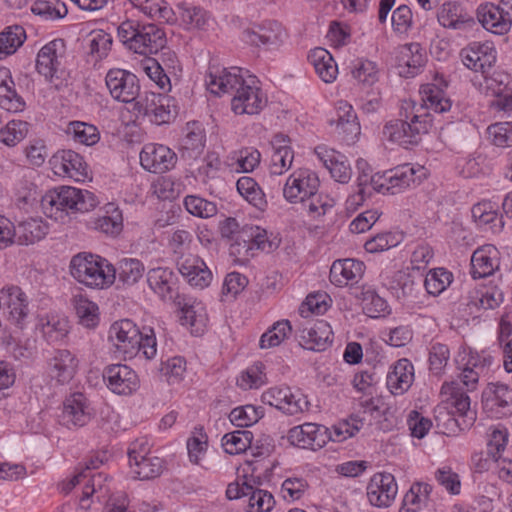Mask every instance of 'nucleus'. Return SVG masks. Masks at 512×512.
<instances>
[{"label":"nucleus","instance_id":"obj_1","mask_svg":"<svg viewBox=\"0 0 512 512\" xmlns=\"http://www.w3.org/2000/svg\"><path fill=\"white\" fill-rule=\"evenodd\" d=\"M96 196L88 191L71 186H62L48 191L41 199L44 213L56 220L78 212H88L96 207Z\"/></svg>","mask_w":512,"mask_h":512},{"label":"nucleus","instance_id":"obj_2","mask_svg":"<svg viewBox=\"0 0 512 512\" xmlns=\"http://www.w3.org/2000/svg\"><path fill=\"white\" fill-rule=\"evenodd\" d=\"M69 268L75 280L90 288H108L116 277L112 264L98 255L86 252L73 256Z\"/></svg>","mask_w":512,"mask_h":512},{"label":"nucleus","instance_id":"obj_3","mask_svg":"<svg viewBox=\"0 0 512 512\" xmlns=\"http://www.w3.org/2000/svg\"><path fill=\"white\" fill-rule=\"evenodd\" d=\"M494 360L488 350L477 351L469 346L459 347L455 362L460 372L463 385L470 391L477 387L478 381L490 368Z\"/></svg>","mask_w":512,"mask_h":512},{"label":"nucleus","instance_id":"obj_4","mask_svg":"<svg viewBox=\"0 0 512 512\" xmlns=\"http://www.w3.org/2000/svg\"><path fill=\"white\" fill-rule=\"evenodd\" d=\"M267 104L268 96L260 81L256 76L249 74L232 95L230 108L237 116H255L260 114Z\"/></svg>","mask_w":512,"mask_h":512},{"label":"nucleus","instance_id":"obj_5","mask_svg":"<svg viewBox=\"0 0 512 512\" xmlns=\"http://www.w3.org/2000/svg\"><path fill=\"white\" fill-rule=\"evenodd\" d=\"M319 188L320 178L315 171L309 168H298L286 178L282 196L289 204H304L319 191Z\"/></svg>","mask_w":512,"mask_h":512},{"label":"nucleus","instance_id":"obj_6","mask_svg":"<svg viewBox=\"0 0 512 512\" xmlns=\"http://www.w3.org/2000/svg\"><path fill=\"white\" fill-rule=\"evenodd\" d=\"M261 402L289 416L304 413L309 409L307 396L301 390L286 385L266 389L261 394Z\"/></svg>","mask_w":512,"mask_h":512},{"label":"nucleus","instance_id":"obj_7","mask_svg":"<svg viewBox=\"0 0 512 512\" xmlns=\"http://www.w3.org/2000/svg\"><path fill=\"white\" fill-rule=\"evenodd\" d=\"M242 40L258 48L278 51L287 43L288 32L281 23L266 20L252 28L245 29L242 32Z\"/></svg>","mask_w":512,"mask_h":512},{"label":"nucleus","instance_id":"obj_8","mask_svg":"<svg viewBox=\"0 0 512 512\" xmlns=\"http://www.w3.org/2000/svg\"><path fill=\"white\" fill-rule=\"evenodd\" d=\"M179 323L191 334L202 335L209 323L206 305L196 298L178 297L175 301Z\"/></svg>","mask_w":512,"mask_h":512},{"label":"nucleus","instance_id":"obj_9","mask_svg":"<svg viewBox=\"0 0 512 512\" xmlns=\"http://www.w3.org/2000/svg\"><path fill=\"white\" fill-rule=\"evenodd\" d=\"M398 484L391 473L378 472L371 476L366 486L368 502L376 508H388L396 499Z\"/></svg>","mask_w":512,"mask_h":512},{"label":"nucleus","instance_id":"obj_10","mask_svg":"<svg viewBox=\"0 0 512 512\" xmlns=\"http://www.w3.org/2000/svg\"><path fill=\"white\" fill-rule=\"evenodd\" d=\"M460 58L465 67L484 75L495 65L497 50L493 42H473L461 50Z\"/></svg>","mask_w":512,"mask_h":512},{"label":"nucleus","instance_id":"obj_11","mask_svg":"<svg viewBox=\"0 0 512 512\" xmlns=\"http://www.w3.org/2000/svg\"><path fill=\"white\" fill-rule=\"evenodd\" d=\"M286 438L294 447L316 451L328 443L327 427L307 422L290 428Z\"/></svg>","mask_w":512,"mask_h":512},{"label":"nucleus","instance_id":"obj_12","mask_svg":"<svg viewBox=\"0 0 512 512\" xmlns=\"http://www.w3.org/2000/svg\"><path fill=\"white\" fill-rule=\"evenodd\" d=\"M248 73L240 68H221L210 67L206 77L205 84L210 93L222 95L231 93L232 95L245 80Z\"/></svg>","mask_w":512,"mask_h":512},{"label":"nucleus","instance_id":"obj_13","mask_svg":"<svg viewBox=\"0 0 512 512\" xmlns=\"http://www.w3.org/2000/svg\"><path fill=\"white\" fill-rule=\"evenodd\" d=\"M314 154L328 170L331 178L341 184H346L352 177V168L347 157L327 145H318Z\"/></svg>","mask_w":512,"mask_h":512},{"label":"nucleus","instance_id":"obj_14","mask_svg":"<svg viewBox=\"0 0 512 512\" xmlns=\"http://www.w3.org/2000/svg\"><path fill=\"white\" fill-rule=\"evenodd\" d=\"M483 409L489 417L502 418L512 413V390L504 384H489L482 394Z\"/></svg>","mask_w":512,"mask_h":512},{"label":"nucleus","instance_id":"obj_15","mask_svg":"<svg viewBox=\"0 0 512 512\" xmlns=\"http://www.w3.org/2000/svg\"><path fill=\"white\" fill-rule=\"evenodd\" d=\"M141 166L152 173H164L172 169L177 161L176 154L162 144H146L140 152Z\"/></svg>","mask_w":512,"mask_h":512},{"label":"nucleus","instance_id":"obj_16","mask_svg":"<svg viewBox=\"0 0 512 512\" xmlns=\"http://www.w3.org/2000/svg\"><path fill=\"white\" fill-rule=\"evenodd\" d=\"M66 52L63 39H54L44 45L38 52L36 69L46 80L53 82Z\"/></svg>","mask_w":512,"mask_h":512},{"label":"nucleus","instance_id":"obj_17","mask_svg":"<svg viewBox=\"0 0 512 512\" xmlns=\"http://www.w3.org/2000/svg\"><path fill=\"white\" fill-rule=\"evenodd\" d=\"M166 44L164 31L154 24L144 25L130 37V50L143 55L157 53Z\"/></svg>","mask_w":512,"mask_h":512},{"label":"nucleus","instance_id":"obj_18","mask_svg":"<svg viewBox=\"0 0 512 512\" xmlns=\"http://www.w3.org/2000/svg\"><path fill=\"white\" fill-rule=\"evenodd\" d=\"M426 63V53L418 43H409L395 51V65L402 77H414Z\"/></svg>","mask_w":512,"mask_h":512},{"label":"nucleus","instance_id":"obj_19","mask_svg":"<svg viewBox=\"0 0 512 512\" xmlns=\"http://www.w3.org/2000/svg\"><path fill=\"white\" fill-rule=\"evenodd\" d=\"M130 358H139L144 360H152L157 354V339L155 331L150 325L133 324L130 327Z\"/></svg>","mask_w":512,"mask_h":512},{"label":"nucleus","instance_id":"obj_20","mask_svg":"<svg viewBox=\"0 0 512 512\" xmlns=\"http://www.w3.org/2000/svg\"><path fill=\"white\" fill-rule=\"evenodd\" d=\"M477 17L482 26L497 35L508 33L512 26V17L500 5L484 3L478 7Z\"/></svg>","mask_w":512,"mask_h":512},{"label":"nucleus","instance_id":"obj_21","mask_svg":"<svg viewBox=\"0 0 512 512\" xmlns=\"http://www.w3.org/2000/svg\"><path fill=\"white\" fill-rule=\"evenodd\" d=\"M333 340L330 324L324 320L309 323L299 331V343L307 350L323 351Z\"/></svg>","mask_w":512,"mask_h":512},{"label":"nucleus","instance_id":"obj_22","mask_svg":"<svg viewBox=\"0 0 512 512\" xmlns=\"http://www.w3.org/2000/svg\"><path fill=\"white\" fill-rule=\"evenodd\" d=\"M53 171L59 176H67L76 181L87 177V164L83 157L72 151L62 150L56 153L50 160Z\"/></svg>","mask_w":512,"mask_h":512},{"label":"nucleus","instance_id":"obj_23","mask_svg":"<svg viewBox=\"0 0 512 512\" xmlns=\"http://www.w3.org/2000/svg\"><path fill=\"white\" fill-rule=\"evenodd\" d=\"M447 83L442 75L436 74L431 82L425 83L420 88L421 99L425 109L437 113H444L451 109V101L446 96Z\"/></svg>","mask_w":512,"mask_h":512},{"label":"nucleus","instance_id":"obj_24","mask_svg":"<svg viewBox=\"0 0 512 512\" xmlns=\"http://www.w3.org/2000/svg\"><path fill=\"white\" fill-rule=\"evenodd\" d=\"M179 272L191 286L199 289L208 287L213 280V274L205 261L193 254L186 255L180 260Z\"/></svg>","mask_w":512,"mask_h":512},{"label":"nucleus","instance_id":"obj_25","mask_svg":"<svg viewBox=\"0 0 512 512\" xmlns=\"http://www.w3.org/2000/svg\"><path fill=\"white\" fill-rule=\"evenodd\" d=\"M365 271V265L362 261L345 258L335 260L330 268V281L337 287H345L358 283Z\"/></svg>","mask_w":512,"mask_h":512},{"label":"nucleus","instance_id":"obj_26","mask_svg":"<svg viewBox=\"0 0 512 512\" xmlns=\"http://www.w3.org/2000/svg\"><path fill=\"white\" fill-rule=\"evenodd\" d=\"M500 252L492 244L477 248L471 256V275L474 279L493 275L500 267Z\"/></svg>","mask_w":512,"mask_h":512},{"label":"nucleus","instance_id":"obj_27","mask_svg":"<svg viewBox=\"0 0 512 512\" xmlns=\"http://www.w3.org/2000/svg\"><path fill=\"white\" fill-rule=\"evenodd\" d=\"M453 383H445L441 392L449 395L444 401L447 412L462 418V427L469 428L475 421V413L470 409V398L465 393L454 391Z\"/></svg>","mask_w":512,"mask_h":512},{"label":"nucleus","instance_id":"obj_28","mask_svg":"<svg viewBox=\"0 0 512 512\" xmlns=\"http://www.w3.org/2000/svg\"><path fill=\"white\" fill-rule=\"evenodd\" d=\"M91 419L86 398L82 393H74L63 403L61 422L68 428L86 425Z\"/></svg>","mask_w":512,"mask_h":512},{"label":"nucleus","instance_id":"obj_29","mask_svg":"<svg viewBox=\"0 0 512 512\" xmlns=\"http://www.w3.org/2000/svg\"><path fill=\"white\" fill-rule=\"evenodd\" d=\"M294 151L290 139L284 134L276 135L272 140V154L269 170L273 175H283L292 166Z\"/></svg>","mask_w":512,"mask_h":512},{"label":"nucleus","instance_id":"obj_30","mask_svg":"<svg viewBox=\"0 0 512 512\" xmlns=\"http://www.w3.org/2000/svg\"><path fill=\"white\" fill-rule=\"evenodd\" d=\"M391 172L393 180L391 187L394 190V194L419 185L428 177V169L420 164H403L391 169Z\"/></svg>","mask_w":512,"mask_h":512},{"label":"nucleus","instance_id":"obj_31","mask_svg":"<svg viewBox=\"0 0 512 512\" xmlns=\"http://www.w3.org/2000/svg\"><path fill=\"white\" fill-rule=\"evenodd\" d=\"M414 382V366L406 358L393 364L387 374V388L393 395H403Z\"/></svg>","mask_w":512,"mask_h":512},{"label":"nucleus","instance_id":"obj_32","mask_svg":"<svg viewBox=\"0 0 512 512\" xmlns=\"http://www.w3.org/2000/svg\"><path fill=\"white\" fill-rule=\"evenodd\" d=\"M307 60L323 82L330 84L337 79L339 73L338 65L327 49L322 47L311 49Z\"/></svg>","mask_w":512,"mask_h":512},{"label":"nucleus","instance_id":"obj_33","mask_svg":"<svg viewBox=\"0 0 512 512\" xmlns=\"http://www.w3.org/2000/svg\"><path fill=\"white\" fill-rule=\"evenodd\" d=\"M439 24L452 30H464L473 25V18L456 2H445L437 12Z\"/></svg>","mask_w":512,"mask_h":512},{"label":"nucleus","instance_id":"obj_34","mask_svg":"<svg viewBox=\"0 0 512 512\" xmlns=\"http://www.w3.org/2000/svg\"><path fill=\"white\" fill-rule=\"evenodd\" d=\"M176 281V274L168 267L153 268L147 273L149 287L164 301L173 299Z\"/></svg>","mask_w":512,"mask_h":512},{"label":"nucleus","instance_id":"obj_35","mask_svg":"<svg viewBox=\"0 0 512 512\" xmlns=\"http://www.w3.org/2000/svg\"><path fill=\"white\" fill-rule=\"evenodd\" d=\"M206 133L199 122L187 123L181 140L180 149L182 155L188 158H197L204 150Z\"/></svg>","mask_w":512,"mask_h":512},{"label":"nucleus","instance_id":"obj_36","mask_svg":"<svg viewBox=\"0 0 512 512\" xmlns=\"http://www.w3.org/2000/svg\"><path fill=\"white\" fill-rule=\"evenodd\" d=\"M132 66L135 71L146 75L160 90L168 92L171 89V82L159 62L152 57L133 58Z\"/></svg>","mask_w":512,"mask_h":512},{"label":"nucleus","instance_id":"obj_37","mask_svg":"<svg viewBox=\"0 0 512 512\" xmlns=\"http://www.w3.org/2000/svg\"><path fill=\"white\" fill-rule=\"evenodd\" d=\"M0 305L8 309L10 318L15 324H21L28 314V301L26 295L19 287L2 289L0 293Z\"/></svg>","mask_w":512,"mask_h":512},{"label":"nucleus","instance_id":"obj_38","mask_svg":"<svg viewBox=\"0 0 512 512\" xmlns=\"http://www.w3.org/2000/svg\"><path fill=\"white\" fill-rule=\"evenodd\" d=\"M188 460L191 464L204 467L210 446L208 435L203 427H195L186 440Z\"/></svg>","mask_w":512,"mask_h":512},{"label":"nucleus","instance_id":"obj_39","mask_svg":"<svg viewBox=\"0 0 512 512\" xmlns=\"http://www.w3.org/2000/svg\"><path fill=\"white\" fill-rule=\"evenodd\" d=\"M179 25L190 32L205 31L210 25V15L201 7L181 4L178 6Z\"/></svg>","mask_w":512,"mask_h":512},{"label":"nucleus","instance_id":"obj_40","mask_svg":"<svg viewBox=\"0 0 512 512\" xmlns=\"http://www.w3.org/2000/svg\"><path fill=\"white\" fill-rule=\"evenodd\" d=\"M364 423V419L357 414L338 420L331 427H327L328 442L342 443L355 437L364 427Z\"/></svg>","mask_w":512,"mask_h":512},{"label":"nucleus","instance_id":"obj_41","mask_svg":"<svg viewBox=\"0 0 512 512\" xmlns=\"http://www.w3.org/2000/svg\"><path fill=\"white\" fill-rule=\"evenodd\" d=\"M472 217L479 226H489L493 233H499L504 227L502 217L498 214V204L483 200L472 208Z\"/></svg>","mask_w":512,"mask_h":512},{"label":"nucleus","instance_id":"obj_42","mask_svg":"<svg viewBox=\"0 0 512 512\" xmlns=\"http://www.w3.org/2000/svg\"><path fill=\"white\" fill-rule=\"evenodd\" d=\"M52 376L61 384L68 383L75 374L77 360L69 350H56L50 359Z\"/></svg>","mask_w":512,"mask_h":512},{"label":"nucleus","instance_id":"obj_43","mask_svg":"<svg viewBox=\"0 0 512 512\" xmlns=\"http://www.w3.org/2000/svg\"><path fill=\"white\" fill-rule=\"evenodd\" d=\"M23 99L14 89V81L7 68H0V107L8 112H19L24 108Z\"/></svg>","mask_w":512,"mask_h":512},{"label":"nucleus","instance_id":"obj_44","mask_svg":"<svg viewBox=\"0 0 512 512\" xmlns=\"http://www.w3.org/2000/svg\"><path fill=\"white\" fill-rule=\"evenodd\" d=\"M164 469L162 459L158 457L132 456L130 452V476L147 480L159 476Z\"/></svg>","mask_w":512,"mask_h":512},{"label":"nucleus","instance_id":"obj_45","mask_svg":"<svg viewBox=\"0 0 512 512\" xmlns=\"http://www.w3.org/2000/svg\"><path fill=\"white\" fill-rule=\"evenodd\" d=\"M350 73L352 78L363 87H371L379 81L380 69L371 60L358 58L351 62Z\"/></svg>","mask_w":512,"mask_h":512},{"label":"nucleus","instance_id":"obj_46","mask_svg":"<svg viewBox=\"0 0 512 512\" xmlns=\"http://www.w3.org/2000/svg\"><path fill=\"white\" fill-rule=\"evenodd\" d=\"M48 225L39 218H29L17 226V238L21 245H30L42 240L48 233Z\"/></svg>","mask_w":512,"mask_h":512},{"label":"nucleus","instance_id":"obj_47","mask_svg":"<svg viewBox=\"0 0 512 512\" xmlns=\"http://www.w3.org/2000/svg\"><path fill=\"white\" fill-rule=\"evenodd\" d=\"M242 237L246 238L252 245V249L256 248L265 252H272L278 248L280 239L259 226H245L242 229Z\"/></svg>","mask_w":512,"mask_h":512},{"label":"nucleus","instance_id":"obj_48","mask_svg":"<svg viewBox=\"0 0 512 512\" xmlns=\"http://www.w3.org/2000/svg\"><path fill=\"white\" fill-rule=\"evenodd\" d=\"M292 325L289 320L282 319L274 322L260 337L259 348L271 349L280 346L289 338Z\"/></svg>","mask_w":512,"mask_h":512},{"label":"nucleus","instance_id":"obj_49","mask_svg":"<svg viewBox=\"0 0 512 512\" xmlns=\"http://www.w3.org/2000/svg\"><path fill=\"white\" fill-rule=\"evenodd\" d=\"M268 382L266 366L262 362H255L241 371L237 377V386L244 390L259 389Z\"/></svg>","mask_w":512,"mask_h":512},{"label":"nucleus","instance_id":"obj_50","mask_svg":"<svg viewBox=\"0 0 512 512\" xmlns=\"http://www.w3.org/2000/svg\"><path fill=\"white\" fill-rule=\"evenodd\" d=\"M130 4L151 18L168 23L174 21V12L165 0H130Z\"/></svg>","mask_w":512,"mask_h":512},{"label":"nucleus","instance_id":"obj_51","mask_svg":"<svg viewBox=\"0 0 512 512\" xmlns=\"http://www.w3.org/2000/svg\"><path fill=\"white\" fill-rule=\"evenodd\" d=\"M363 313L370 318L378 319L391 313L388 302L372 289H364L361 297Z\"/></svg>","mask_w":512,"mask_h":512},{"label":"nucleus","instance_id":"obj_52","mask_svg":"<svg viewBox=\"0 0 512 512\" xmlns=\"http://www.w3.org/2000/svg\"><path fill=\"white\" fill-rule=\"evenodd\" d=\"M236 186L239 194L255 208L259 210L266 208L265 194L253 178L242 176L238 179Z\"/></svg>","mask_w":512,"mask_h":512},{"label":"nucleus","instance_id":"obj_53","mask_svg":"<svg viewBox=\"0 0 512 512\" xmlns=\"http://www.w3.org/2000/svg\"><path fill=\"white\" fill-rule=\"evenodd\" d=\"M253 434L248 430H235L224 434L221 438V446L229 455L244 453L252 444Z\"/></svg>","mask_w":512,"mask_h":512},{"label":"nucleus","instance_id":"obj_54","mask_svg":"<svg viewBox=\"0 0 512 512\" xmlns=\"http://www.w3.org/2000/svg\"><path fill=\"white\" fill-rule=\"evenodd\" d=\"M264 414L261 406L247 404L233 408L229 413V420L235 427L246 428L256 424Z\"/></svg>","mask_w":512,"mask_h":512},{"label":"nucleus","instance_id":"obj_55","mask_svg":"<svg viewBox=\"0 0 512 512\" xmlns=\"http://www.w3.org/2000/svg\"><path fill=\"white\" fill-rule=\"evenodd\" d=\"M404 240V234L398 230L385 231L376 234L368 239L364 244V249L368 253H381L391 248L397 247Z\"/></svg>","mask_w":512,"mask_h":512},{"label":"nucleus","instance_id":"obj_56","mask_svg":"<svg viewBox=\"0 0 512 512\" xmlns=\"http://www.w3.org/2000/svg\"><path fill=\"white\" fill-rule=\"evenodd\" d=\"M432 122L431 114L423 106H413L412 113L406 115V123L414 143L418 141L421 135L429 132Z\"/></svg>","mask_w":512,"mask_h":512},{"label":"nucleus","instance_id":"obj_57","mask_svg":"<svg viewBox=\"0 0 512 512\" xmlns=\"http://www.w3.org/2000/svg\"><path fill=\"white\" fill-rule=\"evenodd\" d=\"M509 431L502 425L490 428L487 435L486 452L493 460L504 457L503 454L509 443Z\"/></svg>","mask_w":512,"mask_h":512},{"label":"nucleus","instance_id":"obj_58","mask_svg":"<svg viewBox=\"0 0 512 512\" xmlns=\"http://www.w3.org/2000/svg\"><path fill=\"white\" fill-rule=\"evenodd\" d=\"M336 203V197L318 191L302 205L309 217L319 219L329 213L335 207Z\"/></svg>","mask_w":512,"mask_h":512},{"label":"nucleus","instance_id":"obj_59","mask_svg":"<svg viewBox=\"0 0 512 512\" xmlns=\"http://www.w3.org/2000/svg\"><path fill=\"white\" fill-rule=\"evenodd\" d=\"M474 84L480 92L496 97L510 85V77L502 71H494L492 74L486 73L482 75V80H475Z\"/></svg>","mask_w":512,"mask_h":512},{"label":"nucleus","instance_id":"obj_60","mask_svg":"<svg viewBox=\"0 0 512 512\" xmlns=\"http://www.w3.org/2000/svg\"><path fill=\"white\" fill-rule=\"evenodd\" d=\"M453 282V274L445 268L431 269L425 277L424 287L428 294L438 296Z\"/></svg>","mask_w":512,"mask_h":512},{"label":"nucleus","instance_id":"obj_61","mask_svg":"<svg viewBox=\"0 0 512 512\" xmlns=\"http://www.w3.org/2000/svg\"><path fill=\"white\" fill-rule=\"evenodd\" d=\"M109 389L118 395L125 394L128 389V366L124 364H112L103 374Z\"/></svg>","mask_w":512,"mask_h":512},{"label":"nucleus","instance_id":"obj_62","mask_svg":"<svg viewBox=\"0 0 512 512\" xmlns=\"http://www.w3.org/2000/svg\"><path fill=\"white\" fill-rule=\"evenodd\" d=\"M76 314L80 324L86 328H94L99 322L98 306L82 295L73 298Z\"/></svg>","mask_w":512,"mask_h":512},{"label":"nucleus","instance_id":"obj_63","mask_svg":"<svg viewBox=\"0 0 512 512\" xmlns=\"http://www.w3.org/2000/svg\"><path fill=\"white\" fill-rule=\"evenodd\" d=\"M175 113L174 100L168 96L157 94V99L150 109L149 119L152 123L161 125L170 122Z\"/></svg>","mask_w":512,"mask_h":512},{"label":"nucleus","instance_id":"obj_64","mask_svg":"<svg viewBox=\"0 0 512 512\" xmlns=\"http://www.w3.org/2000/svg\"><path fill=\"white\" fill-rule=\"evenodd\" d=\"M248 283V278L240 272L233 271L227 273L221 287L222 300H235L245 290Z\"/></svg>","mask_w":512,"mask_h":512}]
</instances>
